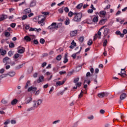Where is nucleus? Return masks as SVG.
<instances>
[{"instance_id": "obj_33", "label": "nucleus", "mask_w": 127, "mask_h": 127, "mask_svg": "<svg viewBox=\"0 0 127 127\" xmlns=\"http://www.w3.org/2000/svg\"><path fill=\"white\" fill-rule=\"evenodd\" d=\"M25 64H19V65L15 67V68L16 70H18V69H20V68H22L23 67V65H24Z\"/></svg>"}, {"instance_id": "obj_63", "label": "nucleus", "mask_w": 127, "mask_h": 127, "mask_svg": "<svg viewBox=\"0 0 127 127\" xmlns=\"http://www.w3.org/2000/svg\"><path fill=\"white\" fill-rule=\"evenodd\" d=\"M4 73V69L1 68L0 69V74H3Z\"/></svg>"}, {"instance_id": "obj_9", "label": "nucleus", "mask_w": 127, "mask_h": 127, "mask_svg": "<svg viewBox=\"0 0 127 127\" xmlns=\"http://www.w3.org/2000/svg\"><path fill=\"white\" fill-rule=\"evenodd\" d=\"M24 51H25V48H24L22 47H19L18 48V52L20 54H22V53H23V52H24Z\"/></svg>"}, {"instance_id": "obj_19", "label": "nucleus", "mask_w": 127, "mask_h": 127, "mask_svg": "<svg viewBox=\"0 0 127 127\" xmlns=\"http://www.w3.org/2000/svg\"><path fill=\"white\" fill-rule=\"evenodd\" d=\"M0 53L1 55H5V54L6 53V51L3 50V49H2V48H1L0 49Z\"/></svg>"}, {"instance_id": "obj_51", "label": "nucleus", "mask_w": 127, "mask_h": 127, "mask_svg": "<svg viewBox=\"0 0 127 127\" xmlns=\"http://www.w3.org/2000/svg\"><path fill=\"white\" fill-rule=\"evenodd\" d=\"M10 48H13L14 47V44L13 43H11L9 45Z\"/></svg>"}, {"instance_id": "obj_62", "label": "nucleus", "mask_w": 127, "mask_h": 127, "mask_svg": "<svg viewBox=\"0 0 127 127\" xmlns=\"http://www.w3.org/2000/svg\"><path fill=\"white\" fill-rule=\"evenodd\" d=\"M87 119L88 120H93L94 119V116H89V117H87Z\"/></svg>"}, {"instance_id": "obj_32", "label": "nucleus", "mask_w": 127, "mask_h": 127, "mask_svg": "<svg viewBox=\"0 0 127 127\" xmlns=\"http://www.w3.org/2000/svg\"><path fill=\"white\" fill-rule=\"evenodd\" d=\"M25 64H19V65L15 67V68L16 70H18V69H20V68H22L23 67V65H24Z\"/></svg>"}, {"instance_id": "obj_2", "label": "nucleus", "mask_w": 127, "mask_h": 127, "mask_svg": "<svg viewBox=\"0 0 127 127\" xmlns=\"http://www.w3.org/2000/svg\"><path fill=\"white\" fill-rule=\"evenodd\" d=\"M105 27H107V26H103L99 29L97 33L94 35V40H96V39H97V38H99V39H101V36L102 35V32H101V30H102V29H104Z\"/></svg>"}, {"instance_id": "obj_40", "label": "nucleus", "mask_w": 127, "mask_h": 127, "mask_svg": "<svg viewBox=\"0 0 127 127\" xmlns=\"http://www.w3.org/2000/svg\"><path fill=\"white\" fill-rule=\"evenodd\" d=\"M79 80H80V78L77 77L74 79L73 83L75 84H76V83H78L79 82Z\"/></svg>"}, {"instance_id": "obj_5", "label": "nucleus", "mask_w": 127, "mask_h": 127, "mask_svg": "<svg viewBox=\"0 0 127 127\" xmlns=\"http://www.w3.org/2000/svg\"><path fill=\"white\" fill-rule=\"evenodd\" d=\"M43 100L42 99H38L37 101H33V105L36 107L37 108L38 106H40L42 104Z\"/></svg>"}, {"instance_id": "obj_48", "label": "nucleus", "mask_w": 127, "mask_h": 127, "mask_svg": "<svg viewBox=\"0 0 127 127\" xmlns=\"http://www.w3.org/2000/svg\"><path fill=\"white\" fill-rule=\"evenodd\" d=\"M82 85V83L81 82H77L76 83H75V86H76V87L78 88L81 87V85Z\"/></svg>"}, {"instance_id": "obj_29", "label": "nucleus", "mask_w": 127, "mask_h": 127, "mask_svg": "<svg viewBox=\"0 0 127 127\" xmlns=\"http://www.w3.org/2000/svg\"><path fill=\"white\" fill-rule=\"evenodd\" d=\"M83 5H84V4L83 3H79L76 6V8L77 9H80L82 8V6H83Z\"/></svg>"}, {"instance_id": "obj_39", "label": "nucleus", "mask_w": 127, "mask_h": 127, "mask_svg": "<svg viewBox=\"0 0 127 127\" xmlns=\"http://www.w3.org/2000/svg\"><path fill=\"white\" fill-rule=\"evenodd\" d=\"M77 54H79V53L77 52L76 53H74L71 55V57L73 59H76V57H77Z\"/></svg>"}, {"instance_id": "obj_50", "label": "nucleus", "mask_w": 127, "mask_h": 127, "mask_svg": "<svg viewBox=\"0 0 127 127\" xmlns=\"http://www.w3.org/2000/svg\"><path fill=\"white\" fill-rule=\"evenodd\" d=\"M97 78H98V76L95 75V79H94V82L95 84H98V80H97Z\"/></svg>"}, {"instance_id": "obj_46", "label": "nucleus", "mask_w": 127, "mask_h": 127, "mask_svg": "<svg viewBox=\"0 0 127 127\" xmlns=\"http://www.w3.org/2000/svg\"><path fill=\"white\" fill-rule=\"evenodd\" d=\"M37 30V28H31L29 31H35L36 32V31Z\"/></svg>"}, {"instance_id": "obj_30", "label": "nucleus", "mask_w": 127, "mask_h": 127, "mask_svg": "<svg viewBox=\"0 0 127 127\" xmlns=\"http://www.w3.org/2000/svg\"><path fill=\"white\" fill-rule=\"evenodd\" d=\"M6 77H7V73L3 74L0 75V80H2V79H3V78H5Z\"/></svg>"}, {"instance_id": "obj_11", "label": "nucleus", "mask_w": 127, "mask_h": 127, "mask_svg": "<svg viewBox=\"0 0 127 127\" xmlns=\"http://www.w3.org/2000/svg\"><path fill=\"white\" fill-rule=\"evenodd\" d=\"M107 96H108V93L106 92H102L98 94L99 98H104V97H107Z\"/></svg>"}, {"instance_id": "obj_31", "label": "nucleus", "mask_w": 127, "mask_h": 127, "mask_svg": "<svg viewBox=\"0 0 127 127\" xmlns=\"http://www.w3.org/2000/svg\"><path fill=\"white\" fill-rule=\"evenodd\" d=\"M32 101V98L31 97H29L27 98V101L25 102V104H29V103H30V102H31Z\"/></svg>"}, {"instance_id": "obj_55", "label": "nucleus", "mask_w": 127, "mask_h": 127, "mask_svg": "<svg viewBox=\"0 0 127 127\" xmlns=\"http://www.w3.org/2000/svg\"><path fill=\"white\" fill-rule=\"evenodd\" d=\"M27 18V15H24L22 17V20H24L26 19Z\"/></svg>"}, {"instance_id": "obj_49", "label": "nucleus", "mask_w": 127, "mask_h": 127, "mask_svg": "<svg viewBox=\"0 0 127 127\" xmlns=\"http://www.w3.org/2000/svg\"><path fill=\"white\" fill-rule=\"evenodd\" d=\"M40 43H41V44H44V43H45V40L42 38L40 40Z\"/></svg>"}, {"instance_id": "obj_25", "label": "nucleus", "mask_w": 127, "mask_h": 127, "mask_svg": "<svg viewBox=\"0 0 127 127\" xmlns=\"http://www.w3.org/2000/svg\"><path fill=\"white\" fill-rule=\"evenodd\" d=\"M65 83V81L63 80V81H58L56 82L57 86H62Z\"/></svg>"}, {"instance_id": "obj_47", "label": "nucleus", "mask_w": 127, "mask_h": 127, "mask_svg": "<svg viewBox=\"0 0 127 127\" xmlns=\"http://www.w3.org/2000/svg\"><path fill=\"white\" fill-rule=\"evenodd\" d=\"M10 123V121H9V120H7L5 122H4L3 125L7 126V125H8V124H9Z\"/></svg>"}, {"instance_id": "obj_15", "label": "nucleus", "mask_w": 127, "mask_h": 127, "mask_svg": "<svg viewBox=\"0 0 127 127\" xmlns=\"http://www.w3.org/2000/svg\"><path fill=\"white\" fill-rule=\"evenodd\" d=\"M36 90H37V88L31 86L28 88V92H31V91L32 92H35Z\"/></svg>"}, {"instance_id": "obj_8", "label": "nucleus", "mask_w": 127, "mask_h": 127, "mask_svg": "<svg viewBox=\"0 0 127 127\" xmlns=\"http://www.w3.org/2000/svg\"><path fill=\"white\" fill-rule=\"evenodd\" d=\"M126 68H122L121 69V73H119V75H120V76H121V77H127V74H126Z\"/></svg>"}, {"instance_id": "obj_23", "label": "nucleus", "mask_w": 127, "mask_h": 127, "mask_svg": "<svg viewBox=\"0 0 127 127\" xmlns=\"http://www.w3.org/2000/svg\"><path fill=\"white\" fill-rule=\"evenodd\" d=\"M85 83H86V84H88V85H89L90 83H91V80H90L89 78H88V77H86L84 79V82L83 84H85Z\"/></svg>"}, {"instance_id": "obj_35", "label": "nucleus", "mask_w": 127, "mask_h": 127, "mask_svg": "<svg viewBox=\"0 0 127 127\" xmlns=\"http://www.w3.org/2000/svg\"><path fill=\"white\" fill-rule=\"evenodd\" d=\"M68 15L69 17H72L73 15H75V13H73V12L70 11L68 12Z\"/></svg>"}, {"instance_id": "obj_24", "label": "nucleus", "mask_w": 127, "mask_h": 127, "mask_svg": "<svg viewBox=\"0 0 127 127\" xmlns=\"http://www.w3.org/2000/svg\"><path fill=\"white\" fill-rule=\"evenodd\" d=\"M43 80H44V77L43 76H41L38 79L37 82H38V83H41V82H43Z\"/></svg>"}, {"instance_id": "obj_18", "label": "nucleus", "mask_w": 127, "mask_h": 127, "mask_svg": "<svg viewBox=\"0 0 127 127\" xmlns=\"http://www.w3.org/2000/svg\"><path fill=\"white\" fill-rule=\"evenodd\" d=\"M35 5H36V1L35 0L32 1L30 3V7H33V6H35Z\"/></svg>"}, {"instance_id": "obj_59", "label": "nucleus", "mask_w": 127, "mask_h": 127, "mask_svg": "<svg viewBox=\"0 0 127 127\" xmlns=\"http://www.w3.org/2000/svg\"><path fill=\"white\" fill-rule=\"evenodd\" d=\"M49 11H47V12H42V14H44V15H48V14H49Z\"/></svg>"}, {"instance_id": "obj_52", "label": "nucleus", "mask_w": 127, "mask_h": 127, "mask_svg": "<svg viewBox=\"0 0 127 127\" xmlns=\"http://www.w3.org/2000/svg\"><path fill=\"white\" fill-rule=\"evenodd\" d=\"M83 94H84V91L81 90V93H80L79 95L78 96V98H81L82 97H83Z\"/></svg>"}, {"instance_id": "obj_7", "label": "nucleus", "mask_w": 127, "mask_h": 127, "mask_svg": "<svg viewBox=\"0 0 127 127\" xmlns=\"http://www.w3.org/2000/svg\"><path fill=\"white\" fill-rule=\"evenodd\" d=\"M11 62V60L8 57H5L3 59V63H4L5 65H7V64H10Z\"/></svg>"}, {"instance_id": "obj_44", "label": "nucleus", "mask_w": 127, "mask_h": 127, "mask_svg": "<svg viewBox=\"0 0 127 127\" xmlns=\"http://www.w3.org/2000/svg\"><path fill=\"white\" fill-rule=\"evenodd\" d=\"M62 58V56H61V55H59V56H58L57 57V60L58 61H60L61 60Z\"/></svg>"}, {"instance_id": "obj_13", "label": "nucleus", "mask_w": 127, "mask_h": 127, "mask_svg": "<svg viewBox=\"0 0 127 127\" xmlns=\"http://www.w3.org/2000/svg\"><path fill=\"white\" fill-rule=\"evenodd\" d=\"M7 76H9L10 77H14V76H15V72L9 71L7 73Z\"/></svg>"}, {"instance_id": "obj_26", "label": "nucleus", "mask_w": 127, "mask_h": 127, "mask_svg": "<svg viewBox=\"0 0 127 127\" xmlns=\"http://www.w3.org/2000/svg\"><path fill=\"white\" fill-rule=\"evenodd\" d=\"M68 89V88L65 87L64 90L60 91L58 93V95H63L64 94V93L65 92V91H67V89Z\"/></svg>"}, {"instance_id": "obj_27", "label": "nucleus", "mask_w": 127, "mask_h": 127, "mask_svg": "<svg viewBox=\"0 0 127 127\" xmlns=\"http://www.w3.org/2000/svg\"><path fill=\"white\" fill-rule=\"evenodd\" d=\"M6 18H7V15H2L0 18V20H4V19H6Z\"/></svg>"}, {"instance_id": "obj_3", "label": "nucleus", "mask_w": 127, "mask_h": 127, "mask_svg": "<svg viewBox=\"0 0 127 127\" xmlns=\"http://www.w3.org/2000/svg\"><path fill=\"white\" fill-rule=\"evenodd\" d=\"M110 32V29L108 28H104L103 32V39H106V37L107 36V38L109 39L111 36L109 35V33Z\"/></svg>"}, {"instance_id": "obj_12", "label": "nucleus", "mask_w": 127, "mask_h": 127, "mask_svg": "<svg viewBox=\"0 0 127 127\" xmlns=\"http://www.w3.org/2000/svg\"><path fill=\"white\" fill-rule=\"evenodd\" d=\"M108 20V19L107 18H102L100 21H99V24L101 25H103V24H105L106 22H107V21Z\"/></svg>"}, {"instance_id": "obj_60", "label": "nucleus", "mask_w": 127, "mask_h": 127, "mask_svg": "<svg viewBox=\"0 0 127 127\" xmlns=\"http://www.w3.org/2000/svg\"><path fill=\"white\" fill-rule=\"evenodd\" d=\"M79 40L80 42H83V41H84V37H80L79 39Z\"/></svg>"}, {"instance_id": "obj_22", "label": "nucleus", "mask_w": 127, "mask_h": 127, "mask_svg": "<svg viewBox=\"0 0 127 127\" xmlns=\"http://www.w3.org/2000/svg\"><path fill=\"white\" fill-rule=\"evenodd\" d=\"M18 102V100H17V99H14L11 101V105H12V106H14V105H16Z\"/></svg>"}, {"instance_id": "obj_54", "label": "nucleus", "mask_w": 127, "mask_h": 127, "mask_svg": "<svg viewBox=\"0 0 127 127\" xmlns=\"http://www.w3.org/2000/svg\"><path fill=\"white\" fill-rule=\"evenodd\" d=\"M19 57V54H16L14 55V59H17Z\"/></svg>"}, {"instance_id": "obj_28", "label": "nucleus", "mask_w": 127, "mask_h": 127, "mask_svg": "<svg viewBox=\"0 0 127 127\" xmlns=\"http://www.w3.org/2000/svg\"><path fill=\"white\" fill-rule=\"evenodd\" d=\"M93 22H98L99 21V16H95L93 20H92Z\"/></svg>"}, {"instance_id": "obj_38", "label": "nucleus", "mask_w": 127, "mask_h": 127, "mask_svg": "<svg viewBox=\"0 0 127 127\" xmlns=\"http://www.w3.org/2000/svg\"><path fill=\"white\" fill-rule=\"evenodd\" d=\"M92 44H93V41H92L91 39L89 40L87 42V45H88V46H91Z\"/></svg>"}, {"instance_id": "obj_42", "label": "nucleus", "mask_w": 127, "mask_h": 127, "mask_svg": "<svg viewBox=\"0 0 127 127\" xmlns=\"http://www.w3.org/2000/svg\"><path fill=\"white\" fill-rule=\"evenodd\" d=\"M107 43H108V40L107 39H104V41L103 42V46L104 47H106L107 46Z\"/></svg>"}, {"instance_id": "obj_64", "label": "nucleus", "mask_w": 127, "mask_h": 127, "mask_svg": "<svg viewBox=\"0 0 127 127\" xmlns=\"http://www.w3.org/2000/svg\"><path fill=\"white\" fill-rule=\"evenodd\" d=\"M88 77H91V73L90 72H88L86 73V78H88Z\"/></svg>"}, {"instance_id": "obj_20", "label": "nucleus", "mask_w": 127, "mask_h": 127, "mask_svg": "<svg viewBox=\"0 0 127 127\" xmlns=\"http://www.w3.org/2000/svg\"><path fill=\"white\" fill-rule=\"evenodd\" d=\"M64 24L65 25H69V24H70V19H69V18L66 17L65 18V21H64Z\"/></svg>"}, {"instance_id": "obj_6", "label": "nucleus", "mask_w": 127, "mask_h": 127, "mask_svg": "<svg viewBox=\"0 0 127 127\" xmlns=\"http://www.w3.org/2000/svg\"><path fill=\"white\" fill-rule=\"evenodd\" d=\"M39 24H41L42 26L44 25V21L45 20V18L43 17V16H40L38 18Z\"/></svg>"}, {"instance_id": "obj_53", "label": "nucleus", "mask_w": 127, "mask_h": 127, "mask_svg": "<svg viewBox=\"0 0 127 127\" xmlns=\"http://www.w3.org/2000/svg\"><path fill=\"white\" fill-rule=\"evenodd\" d=\"M59 69V67L57 66V67H54L53 71H54L55 72H57L58 71Z\"/></svg>"}, {"instance_id": "obj_36", "label": "nucleus", "mask_w": 127, "mask_h": 127, "mask_svg": "<svg viewBox=\"0 0 127 127\" xmlns=\"http://www.w3.org/2000/svg\"><path fill=\"white\" fill-rule=\"evenodd\" d=\"M106 13H106V11H105V10L101 11L100 12V14L101 15H102L103 16H105L106 15Z\"/></svg>"}, {"instance_id": "obj_61", "label": "nucleus", "mask_w": 127, "mask_h": 127, "mask_svg": "<svg viewBox=\"0 0 127 127\" xmlns=\"http://www.w3.org/2000/svg\"><path fill=\"white\" fill-rule=\"evenodd\" d=\"M38 76V73L37 72H35L33 74V77L34 78H37Z\"/></svg>"}, {"instance_id": "obj_43", "label": "nucleus", "mask_w": 127, "mask_h": 127, "mask_svg": "<svg viewBox=\"0 0 127 127\" xmlns=\"http://www.w3.org/2000/svg\"><path fill=\"white\" fill-rule=\"evenodd\" d=\"M2 104H3L4 105H6L7 103H8V101L7 100H5V99H2L1 101Z\"/></svg>"}, {"instance_id": "obj_10", "label": "nucleus", "mask_w": 127, "mask_h": 127, "mask_svg": "<svg viewBox=\"0 0 127 127\" xmlns=\"http://www.w3.org/2000/svg\"><path fill=\"white\" fill-rule=\"evenodd\" d=\"M32 38H30L29 36H26L24 37V39L25 40H26V41H31V39H33L35 38V36L34 35H32Z\"/></svg>"}, {"instance_id": "obj_45", "label": "nucleus", "mask_w": 127, "mask_h": 127, "mask_svg": "<svg viewBox=\"0 0 127 127\" xmlns=\"http://www.w3.org/2000/svg\"><path fill=\"white\" fill-rule=\"evenodd\" d=\"M4 35L6 37H8L10 36V33H9V32H6V31H5L4 32Z\"/></svg>"}, {"instance_id": "obj_56", "label": "nucleus", "mask_w": 127, "mask_h": 127, "mask_svg": "<svg viewBox=\"0 0 127 127\" xmlns=\"http://www.w3.org/2000/svg\"><path fill=\"white\" fill-rule=\"evenodd\" d=\"M71 45L74 46V47H76V43L75 42V41L74 40H73L72 41V42L71 43Z\"/></svg>"}, {"instance_id": "obj_41", "label": "nucleus", "mask_w": 127, "mask_h": 127, "mask_svg": "<svg viewBox=\"0 0 127 127\" xmlns=\"http://www.w3.org/2000/svg\"><path fill=\"white\" fill-rule=\"evenodd\" d=\"M66 62H68V59L67 58V54H65L64 58V63L66 64Z\"/></svg>"}, {"instance_id": "obj_21", "label": "nucleus", "mask_w": 127, "mask_h": 127, "mask_svg": "<svg viewBox=\"0 0 127 127\" xmlns=\"http://www.w3.org/2000/svg\"><path fill=\"white\" fill-rule=\"evenodd\" d=\"M126 97H127V94H126V93H123V94L120 96V100H125V99H126Z\"/></svg>"}, {"instance_id": "obj_17", "label": "nucleus", "mask_w": 127, "mask_h": 127, "mask_svg": "<svg viewBox=\"0 0 127 127\" xmlns=\"http://www.w3.org/2000/svg\"><path fill=\"white\" fill-rule=\"evenodd\" d=\"M35 109H36V108L35 107V106H34V104H32V107H30V108H28L26 111L27 112H30L31 111H33L34 110H35Z\"/></svg>"}, {"instance_id": "obj_37", "label": "nucleus", "mask_w": 127, "mask_h": 127, "mask_svg": "<svg viewBox=\"0 0 127 127\" xmlns=\"http://www.w3.org/2000/svg\"><path fill=\"white\" fill-rule=\"evenodd\" d=\"M29 86H30V80H28L25 86V89H27V88H28Z\"/></svg>"}, {"instance_id": "obj_14", "label": "nucleus", "mask_w": 127, "mask_h": 127, "mask_svg": "<svg viewBox=\"0 0 127 127\" xmlns=\"http://www.w3.org/2000/svg\"><path fill=\"white\" fill-rule=\"evenodd\" d=\"M77 33H78V31L77 30L71 31L70 32V36L71 37H74V36H76V35H77Z\"/></svg>"}, {"instance_id": "obj_4", "label": "nucleus", "mask_w": 127, "mask_h": 127, "mask_svg": "<svg viewBox=\"0 0 127 127\" xmlns=\"http://www.w3.org/2000/svg\"><path fill=\"white\" fill-rule=\"evenodd\" d=\"M57 28H58V26H57V23L56 22L52 23L50 26L48 27V29H49L50 30H53V31L55 29H57Z\"/></svg>"}, {"instance_id": "obj_1", "label": "nucleus", "mask_w": 127, "mask_h": 127, "mask_svg": "<svg viewBox=\"0 0 127 127\" xmlns=\"http://www.w3.org/2000/svg\"><path fill=\"white\" fill-rule=\"evenodd\" d=\"M81 18H82V13L74 12V16L72 19L73 21L75 22H79L81 21Z\"/></svg>"}, {"instance_id": "obj_34", "label": "nucleus", "mask_w": 127, "mask_h": 127, "mask_svg": "<svg viewBox=\"0 0 127 127\" xmlns=\"http://www.w3.org/2000/svg\"><path fill=\"white\" fill-rule=\"evenodd\" d=\"M23 28H25V29L27 30V29H29L30 27L29 26V25L24 24L23 25Z\"/></svg>"}, {"instance_id": "obj_16", "label": "nucleus", "mask_w": 127, "mask_h": 127, "mask_svg": "<svg viewBox=\"0 0 127 127\" xmlns=\"http://www.w3.org/2000/svg\"><path fill=\"white\" fill-rule=\"evenodd\" d=\"M23 12L25 14H27L28 13H30V12H31V9H30V8H28L25 9L24 10Z\"/></svg>"}, {"instance_id": "obj_58", "label": "nucleus", "mask_w": 127, "mask_h": 127, "mask_svg": "<svg viewBox=\"0 0 127 127\" xmlns=\"http://www.w3.org/2000/svg\"><path fill=\"white\" fill-rule=\"evenodd\" d=\"M64 10L65 12H69V8H68V7H65L64 8Z\"/></svg>"}, {"instance_id": "obj_57", "label": "nucleus", "mask_w": 127, "mask_h": 127, "mask_svg": "<svg viewBox=\"0 0 127 127\" xmlns=\"http://www.w3.org/2000/svg\"><path fill=\"white\" fill-rule=\"evenodd\" d=\"M59 123H60V120H57L53 122V125H56L57 124H58Z\"/></svg>"}]
</instances>
